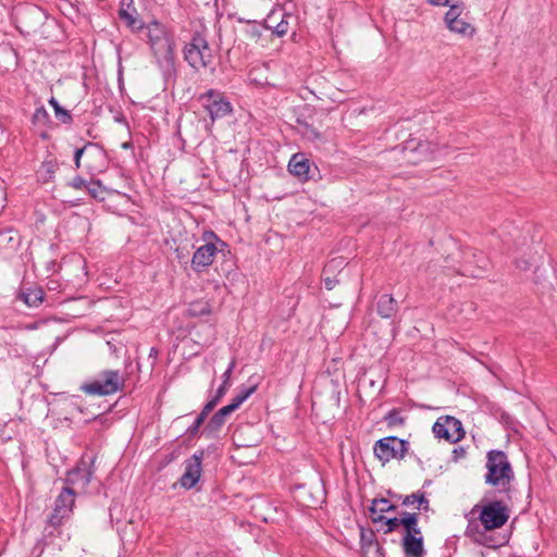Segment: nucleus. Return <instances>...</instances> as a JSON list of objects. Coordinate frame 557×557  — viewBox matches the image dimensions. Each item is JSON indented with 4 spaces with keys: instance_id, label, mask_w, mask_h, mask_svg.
I'll return each instance as SVG.
<instances>
[{
    "instance_id": "10",
    "label": "nucleus",
    "mask_w": 557,
    "mask_h": 557,
    "mask_svg": "<svg viewBox=\"0 0 557 557\" xmlns=\"http://www.w3.org/2000/svg\"><path fill=\"white\" fill-rule=\"evenodd\" d=\"M432 430L437 438H444L449 443H456L465 435L461 422L449 416L438 418Z\"/></svg>"
},
{
    "instance_id": "21",
    "label": "nucleus",
    "mask_w": 557,
    "mask_h": 557,
    "mask_svg": "<svg viewBox=\"0 0 557 557\" xmlns=\"http://www.w3.org/2000/svg\"><path fill=\"white\" fill-rule=\"evenodd\" d=\"M45 293L41 287L35 286L25 288L21 292L18 298L23 300L28 307L37 308L44 301Z\"/></svg>"
},
{
    "instance_id": "40",
    "label": "nucleus",
    "mask_w": 557,
    "mask_h": 557,
    "mask_svg": "<svg viewBox=\"0 0 557 557\" xmlns=\"http://www.w3.org/2000/svg\"><path fill=\"white\" fill-rule=\"evenodd\" d=\"M274 34H276L278 37L284 36L288 32V22L282 20L275 27H274Z\"/></svg>"
},
{
    "instance_id": "11",
    "label": "nucleus",
    "mask_w": 557,
    "mask_h": 557,
    "mask_svg": "<svg viewBox=\"0 0 557 557\" xmlns=\"http://www.w3.org/2000/svg\"><path fill=\"white\" fill-rule=\"evenodd\" d=\"M75 503V491L70 486H64L54 502L53 511L49 517L51 525L61 524L64 518H67L73 510Z\"/></svg>"
},
{
    "instance_id": "41",
    "label": "nucleus",
    "mask_w": 557,
    "mask_h": 557,
    "mask_svg": "<svg viewBox=\"0 0 557 557\" xmlns=\"http://www.w3.org/2000/svg\"><path fill=\"white\" fill-rule=\"evenodd\" d=\"M306 131L304 132L305 136H307L310 139H319L321 137V134L312 126L305 124Z\"/></svg>"
},
{
    "instance_id": "48",
    "label": "nucleus",
    "mask_w": 557,
    "mask_h": 557,
    "mask_svg": "<svg viewBox=\"0 0 557 557\" xmlns=\"http://www.w3.org/2000/svg\"><path fill=\"white\" fill-rule=\"evenodd\" d=\"M471 527L469 525L468 529H467V533H470L471 532Z\"/></svg>"
},
{
    "instance_id": "8",
    "label": "nucleus",
    "mask_w": 557,
    "mask_h": 557,
    "mask_svg": "<svg viewBox=\"0 0 557 557\" xmlns=\"http://www.w3.org/2000/svg\"><path fill=\"white\" fill-rule=\"evenodd\" d=\"M198 100L212 121L222 119L232 112L231 102L220 90L209 89L201 94Z\"/></svg>"
},
{
    "instance_id": "20",
    "label": "nucleus",
    "mask_w": 557,
    "mask_h": 557,
    "mask_svg": "<svg viewBox=\"0 0 557 557\" xmlns=\"http://www.w3.org/2000/svg\"><path fill=\"white\" fill-rule=\"evenodd\" d=\"M233 412L234 411L228 406H224L221 409H219L207 423L205 432H219L221 428L224 425L226 418Z\"/></svg>"
},
{
    "instance_id": "18",
    "label": "nucleus",
    "mask_w": 557,
    "mask_h": 557,
    "mask_svg": "<svg viewBox=\"0 0 557 557\" xmlns=\"http://www.w3.org/2000/svg\"><path fill=\"white\" fill-rule=\"evenodd\" d=\"M360 546L363 553H369L370 549L375 547V557H384L383 556V547L377 543L376 536L373 530H366L364 528H360Z\"/></svg>"
},
{
    "instance_id": "1",
    "label": "nucleus",
    "mask_w": 557,
    "mask_h": 557,
    "mask_svg": "<svg viewBox=\"0 0 557 557\" xmlns=\"http://www.w3.org/2000/svg\"><path fill=\"white\" fill-rule=\"evenodd\" d=\"M485 483L499 487V492L506 494L510 500V483L515 478L507 455L503 450H490L486 456Z\"/></svg>"
},
{
    "instance_id": "42",
    "label": "nucleus",
    "mask_w": 557,
    "mask_h": 557,
    "mask_svg": "<svg viewBox=\"0 0 557 557\" xmlns=\"http://www.w3.org/2000/svg\"><path fill=\"white\" fill-rule=\"evenodd\" d=\"M430 4L432 5H451V4H458L460 0H428Z\"/></svg>"
},
{
    "instance_id": "25",
    "label": "nucleus",
    "mask_w": 557,
    "mask_h": 557,
    "mask_svg": "<svg viewBox=\"0 0 557 557\" xmlns=\"http://www.w3.org/2000/svg\"><path fill=\"white\" fill-rule=\"evenodd\" d=\"M49 104L53 108V111H54V114H55V117L63 124H72L73 122V116L72 114L70 113L69 110H65L64 108H62L59 103V101L54 98V97H51L49 100H48Z\"/></svg>"
},
{
    "instance_id": "4",
    "label": "nucleus",
    "mask_w": 557,
    "mask_h": 557,
    "mask_svg": "<svg viewBox=\"0 0 557 557\" xmlns=\"http://www.w3.org/2000/svg\"><path fill=\"white\" fill-rule=\"evenodd\" d=\"M125 380L119 370L101 371L96 379L86 382L81 389L92 396L112 395L124 387Z\"/></svg>"
},
{
    "instance_id": "5",
    "label": "nucleus",
    "mask_w": 557,
    "mask_h": 557,
    "mask_svg": "<svg viewBox=\"0 0 557 557\" xmlns=\"http://www.w3.org/2000/svg\"><path fill=\"white\" fill-rule=\"evenodd\" d=\"M174 49L175 41L171 33L151 48L156 64L165 82L176 76Z\"/></svg>"
},
{
    "instance_id": "13",
    "label": "nucleus",
    "mask_w": 557,
    "mask_h": 557,
    "mask_svg": "<svg viewBox=\"0 0 557 557\" xmlns=\"http://www.w3.org/2000/svg\"><path fill=\"white\" fill-rule=\"evenodd\" d=\"M460 14L461 7L459 4H451L444 17L447 28L463 36H472L475 32L474 27L459 18Z\"/></svg>"
},
{
    "instance_id": "7",
    "label": "nucleus",
    "mask_w": 557,
    "mask_h": 557,
    "mask_svg": "<svg viewBox=\"0 0 557 557\" xmlns=\"http://www.w3.org/2000/svg\"><path fill=\"white\" fill-rule=\"evenodd\" d=\"M409 450V442L396 436H386L375 442L373 447L374 456L383 463L392 459L401 460Z\"/></svg>"
},
{
    "instance_id": "37",
    "label": "nucleus",
    "mask_w": 557,
    "mask_h": 557,
    "mask_svg": "<svg viewBox=\"0 0 557 557\" xmlns=\"http://www.w3.org/2000/svg\"><path fill=\"white\" fill-rule=\"evenodd\" d=\"M370 519L373 523H381L383 521L384 516L381 511H379V507H375L374 499L372 500V505L369 508Z\"/></svg>"
},
{
    "instance_id": "30",
    "label": "nucleus",
    "mask_w": 557,
    "mask_h": 557,
    "mask_svg": "<svg viewBox=\"0 0 557 557\" xmlns=\"http://www.w3.org/2000/svg\"><path fill=\"white\" fill-rule=\"evenodd\" d=\"M34 124L47 125L50 122V115L45 107H38L33 115Z\"/></svg>"
},
{
    "instance_id": "47",
    "label": "nucleus",
    "mask_w": 557,
    "mask_h": 557,
    "mask_svg": "<svg viewBox=\"0 0 557 557\" xmlns=\"http://www.w3.org/2000/svg\"><path fill=\"white\" fill-rule=\"evenodd\" d=\"M429 484H431V481H430V480H426V481L424 482L423 486H426V485H429Z\"/></svg>"
},
{
    "instance_id": "35",
    "label": "nucleus",
    "mask_w": 557,
    "mask_h": 557,
    "mask_svg": "<svg viewBox=\"0 0 557 557\" xmlns=\"http://www.w3.org/2000/svg\"><path fill=\"white\" fill-rule=\"evenodd\" d=\"M374 505L375 507H379V511L382 513L394 511L396 509V506L391 504L386 498H374Z\"/></svg>"
},
{
    "instance_id": "44",
    "label": "nucleus",
    "mask_w": 557,
    "mask_h": 557,
    "mask_svg": "<svg viewBox=\"0 0 557 557\" xmlns=\"http://www.w3.org/2000/svg\"><path fill=\"white\" fill-rule=\"evenodd\" d=\"M516 267L525 271L530 269V263L527 260H516Z\"/></svg>"
},
{
    "instance_id": "24",
    "label": "nucleus",
    "mask_w": 557,
    "mask_h": 557,
    "mask_svg": "<svg viewBox=\"0 0 557 557\" xmlns=\"http://www.w3.org/2000/svg\"><path fill=\"white\" fill-rule=\"evenodd\" d=\"M211 313V306L206 300H196L188 305L187 314L193 318L209 315Z\"/></svg>"
},
{
    "instance_id": "39",
    "label": "nucleus",
    "mask_w": 557,
    "mask_h": 557,
    "mask_svg": "<svg viewBox=\"0 0 557 557\" xmlns=\"http://www.w3.org/2000/svg\"><path fill=\"white\" fill-rule=\"evenodd\" d=\"M74 189H83L87 187V182L82 176H75L69 184Z\"/></svg>"
},
{
    "instance_id": "17",
    "label": "nucleus",
    "mask_w": 557,
    "mask_h": 557,
    "mask_svg": "<svg viewBox=\"0 0 557 557\" xmlns=\"http://www.w3.org/2000/svg\"><path fill=\"white\" fill-rule=\"evenodd\" d=\"M401 546L407 557H423L425 554L422 535L404 536Z\"/></svg>"
},
{
    "instance_id": "22",
    "label": "nucleus",
    "mask_w": 557,
    "mask_h": 557,
    "mask_svg": "<svg viewBox=\"0 0 557 557\" xmlns=\"http://www.w3.org/2000/svg\"><path fill=\"white\" fill-rule=\"evenodd\" d=\"M399 499H401L403 506H411L414 504H418L417 508L419 510L429 511L430 509V502L426 498L425 492L423 491H417L410 495L406 496H398Z\"/></svg>"
},
{
    "instance_id": "43",
    "label": "nucleus",
    "mask_w": 557,
    "mask_h": 557,
    "mask_svg": "<svg viewBox=\"0 0 557 557\" xmlns=\"http://www.w3.org/2000/svg\"><path fill=\"white\" fill-rule=\"evenodd\" d=\"M188 255H189L188 251H186V253H184L180 248L176 249V257H177L180 263H187Z\"/></svg>"
},
{
    "instance_id": "9",
    "label": "nucleus",
    "mask_w": 557,
    "mask_h": 557,
    "mask_svg": "<svg viewBox=\"0 0 557 557\" xmlns=\"http://www.w3.org/2000/svg\"><path fill=\"white\" fill-rule=\"evenodd\" d=\"M95 457L83 455L75 468L67 471L65 478V486L78 487L85 490L91 481L95 472Z\"/></svg>"
},
{
    "instance_id": "12",
    "label": "nucleus",
    "mask_w": 557,
    "mask_h": 557,
    "mask_svg": "<svg viewBox=\"0 0 557 557\" xmlns=\"http://www.w3.org/2000/svg\"><path fill=\"white\" fill-rule=\"evenodd\" d=\"M205 450H196L193 456L185 461V471L180 479V484L186 490L193 488L200 480L202 472V460Z\"/></svg>"
},
{
    "instance_id": "31",
    "label": "nucleus",
    "mask_w": 557,
    "mask_h": 557,
    "mask_svg": "<svg viewBox=\"0 0 557 557\" xmlns=\"http://www.w3.org/2000/svg\"><path fill=\"white\" fill-rule=\"evenodd\" d=\"M87 190H88V194L95 198V199H99V200H103L104 199V196H103V187L100 183V181H91L88 185H87Z\"/></svg>"
},
{
    "instance_id": "15",
    "label": "nucleus",
    "mask_w": 557,
    "mask_h": 557,
    "mask_svg": "<svg viewBox=\"0 0 557 557\" xmlns=\"http://www.w3.org/2000/svg\"><path fill=\"white\" fill-rule=\"evenodd\" d=\"M345 264L344 258H333L323 268V284L327 290H332L339 282L335 272Z\"/></svg>"
},
{
    "instance_id": "33",
    "label": "nucleus",
    "mask_w": 557,
    "mask_h": 557,
    "mask_svg": "<svg viewBox=\"0 0 557 557\" xmlns=\"http://www.w3.org/2000/svg\"><path fill=\"white\" fill-rule=\"evenodd\" d=\"M401 516L399 518L397 517H394V518H386L384 517L383 521H381V523H383L386 529H384V534H389L392 533L393 531H395L399 525H401Z\"/></svg>"
},
{
    "instance_id": "34",
    "label": "nucleus",
    "mask_w": 557,
    "mask_h": 557,
    "mask_svg": "<svg viewBox=\"0 0 557 557\" xmlns=\"http://www.w3.org/2000/svg\"><path fill=\"white\" fill-rule=\"evenodd\" d=\"M234 367H235V361L233 360L228 364V368L225 370V372L222 375L223 382L221 383V385L219 386L218 389H223V396L225 395L227 388L230 387V377H231Z\"/></svg>"
},
{
    "instance_id": "6",
    "label": "nucleus",
    "mask_w": 557,
    "mask_h": 557,
    "mask_svg": "<svg viewBox=\"0 0 557 557\" xmlns=\"http://www.w3.org/2000/svg\"><path fill=\"white\" fill-rule=\"evenodd\" d=\"M184 59L194 70L207 67L212 62V53L207 39L196 33L183 49Z\"/></svg>"
},
{
    "instance_id": "28",
    "label": "nucleus",
    "mask_w": 557,
    "mask_h": 557,
    "mask_svg": "<svg viewBox=\"0 0 557 557\" xmlns=\"http://www.w3.org/2000/svg\"><path fill=\"white\" fill-rule=\"evenodd\" d=\"M384 421L387 423L388 426H398L404 424L405 419L401 416L400 410L394 408L386 413Z\"/></svg>"
},
{
    "instance_id": "36",
    "label": "nucleus",
    "mask_w": 557,
    "mask_h": 557,
    "mask_svg": "<svg viewBox=\"0 0 557 557\" xmlns=\"http://www.w3.org/2000/svg\"><path fill=\"white\" fill-rule=\"evenodd\" d=\"M207 418L203 417V414H198L196 420L194 421V423L187 429V434L189 436H195L198 434L199 432V428L201 426V424L205 422Z\"/></svg>"
},
{
    "instance_id": "2",
    "label": "nucleus",
    "mask_w": 557,
    "mask_h": 557,
    "mask_svg": "<svg viewBox=\"0 0 557 557\" xmlns=\"http://www.w3.org/2000/svg\"><path fill=\"white\" fill-rule=\"evenodd\" d=\"M203 244L196 248L190 260V267L196 273H202L214 261L218 253L224 257L231 253L230 246L222 240L213 231H206L202 234Z\"/></svg>"
},
{
    "instance_id": "29",
    "label": "nucleus",
    "mask_w": 557,
    "mask_h": 557,
    "mask_svg": "<svg viewBox=\"0 0 557 557\" xmlns=\"http://www.w3.org/2000/svg\"><path fill=\"white\" fill-rule=\"evenodd\" d=\"M119 16L122 21L126 23L127 26L132 28H141V22L136 18L132 13L128 12L127 9L123 7L119 11Z\"/></svg>"
},
{
    "instance_id": "38",
    "label": "nucleus",
    "mask_w": 557,
    "mask_h": 557,
    "mask_svg": "<svg viewBox=\"0 0 557 557\" xmlns=\"http://www.w3.org/2000/svg\"><path fill=\"white\" fill-rule=\"evenodd\" d=\"M42 169L47 174H49V178L58 169V162L55 160H48L42 163Z\"/></svg>"
},
{
    "instance_id": "19",
    "label": "nucleus",
    "mask_w": 557,
    "mask_h": 557,
    "mask_svg": "<svg viewBox=\"0 0 557 557\" xmlns=\"http://www.w3.org/2000/svg\"><path fill=\"white\" fill-rule=\"evenodd\" d=\"M419 515L417 512H401V527L404 528V536L422 535L421 529L418 527Z\"/></svg>"
},
{
    "instance_id": "14",
    "label": "nucleus",
    "mask_w": 557,
    "mask_h": 557,
    "mask_svg": "<svg viewBox=\"0 0 557 557\" xmlns=\"http://www.w3.org/2000/svg\"><path fill=\"white\" fill-rule=\"evenodd\" d=\"M290 174L297 176L301 181H308L312 177L311 163L302 153H295L288 163Z\"/></svg>"
},
{
    "instance_id": "3",
    "label": "nucleus",
    "mask_w": 557,
    "mask_h": 557,
    "mask_svg": "<svg viewBox=\"0 0 557 557\" xmlns=\"http://www.w3.org/2000/svg\"><path fill=\"white\" fill-rule=\"evenodd\" d=\"M479 512V520L485 531H492L505 525L510 517V509L503 499L488 500L482 506L475 505L471 513Z\"/></svg>"
},
{
    "instance_id": "46",
    "label": "nucleus",
    "mask_w": 557,
    "mask_h": 557,
    "mask_svg": "<svg viewBox=\"0 0 557 557\" xmlns=\"http://www.w3.org/2000/svg\"><path fill=\"white\" fill-rule=\"evenodd\" d=\"M157 354H158V351H157V349H156V348H151V349H150V357H151V356H156V357H157Z\"/></svg>"
},
{
    "instance_id": "27",
    "label": "nucleus",
    "mask_w": 557,
    "mask_h": 557,
    "mask_svg": "<svg viewBox=\"0 0 557 557\" xmlns=\"http://www.w3.org/2000/svg\"><path fill=\"white\" fill-rule=\"evenodd\" d=\"M90 148H95L96 149V156L97 157L103 158L104 151L98 146V144L88 141V143L85 144L84 147L76 149L75 152H74V164H75L76 169L81 168V165H82V163H81L82 157L85 153V151L89 150Z\"/></svg>"
},
{
    "instance_id": "32",
    "label": "nucleus",
    "mask_w": 557,
    "mask_h": 557,
    "mask_svg": "<svg viewBox=\"0 0 557 557\" xmlns=\"http://www.w3.org/2000/svg\"><path fill=\"white\" fill-rule=\"evenodd\" d=\"M223 397V389H216L215 395L203 406L200 414L208 417V414L214 409L218 403Z\"/></svg>"
},
{
    "instance_id": "26",
    "label": "nucleus",
    "mask_w": 557,
    "mask_h": 557,
    "mask_svg": "<svg viewBox=\"0 0 557 557\" xmlns=\"http://www.w3.org/2000/svg\"><path fill=\"white\" fill-rule=\"evenodd\" d=\"M257 389V385H251L249 387H243L238 394L232 399L231 404L227 406L231 407L233 411L238 409L240 405L248 399Z\"/></svg>"
},
{
    "instance_id": "23",
    "label": "nucleus",
    "mask_w": 557,
    "mask_h": 557,
    "mask_svg": "<svg viewBox=\"0 0 557 557\" xmlns=\"http://www.w3.org/2000/svg\"><path fill=\"white\" fill-rule=\"evenodd\" d=\"M147 36L150 48L170 34L168 28L158 21L151 22L147 27Z\"/></svg>"
},
{
    "instance_id": "16",
    "label": "nucleus",
    "mask_w": 557,
    "mask_h": 557,
    "mask_svg": "<svg viewBox=\"0 0 557 557\" xmlns=\"http://www.w3.org/2000/svg\"><path fill=\"white\" fill-rule=\"evenodd\" d=\"M398 309L397 301L391 294H383L376 301V312L383 319L393 318Z\"/></svg>"
},
{
    "instance_id": "45",
    "label": "nucleus",
    "mask_w": 557,
    "mask_h": 557,
    "mask_svg": "<svg viewBox=\"0 0 557 557\" xmlns=\"http://www.w3.org/2000/svg\"><path fill=\"white\" fill-rule=\"evenodd\" d=\"M123 149H129L133 147V144L131 141H125L121 145Z\"/></svg>"
}]
</instances>
